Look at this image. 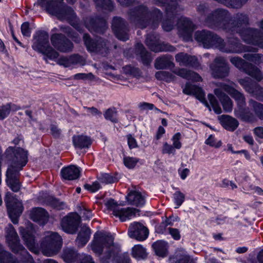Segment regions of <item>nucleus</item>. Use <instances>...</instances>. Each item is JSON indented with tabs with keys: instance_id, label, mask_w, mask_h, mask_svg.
Here are the masks:
<instances>
[{
	"instance_id": "7",
	"label": "nucleus",
	"mask_w": 263,
	"mask_h": 263,
	"mask_svg": "<svg viewBox=\"0 0 263 263\" xmlns=\"http://www.w3.org/2000/svg\"><path fill=\"white\" fill-rule=\"evenodd\" d=\"M148 234L147 228L140 223L134 222L129 226L128 235L131 238L143 241L147 238Z\"/></svg>"
},
{
	"instance_id": "30",
	"label": "nucleus",
	"mask_w": 263,
	"mask_h": 263,
	"mask_svg": "<svg viewBox=\"0 0 263 263\" xmlns=\"http://www.w3.org/2000/svg\"><path fill=\"white\" fill-rule=\"evenodd\" d=\"M156 77L157 79L165 80L169 82L173 80L172 75L165 71H158L156 73Z\"/></svg>"
},
{
	"instance_id": "32",
	"label": "nucleus",
	"mask_w": 263,
	"mask_h": 263,
	"mask_svg": "<svg viewBox=\"0 0 263 263\" xmlns=\"http://www.w3.org/2000/svg\"><path fill=\"white\" fill-rule=\"evenodd\" d=\"M10 112V106L9 104L0 107V120H3L6 118Z\"/></svg>"
},
{
	"instance_id": "38",
	"label": "nucleus",
	"mask_w": 263,
	"mask_h": 263,
	"mask_svg": "<svg viewBox=\"0 0 263 263\" xmlns=\"http://www.w3.org/2000/svg\"><path fill=\"white\" fill-rule=\"evenodd\" d=\"M162 153L164 154H174L175 152V150L174 148V147L167 143H165L163 144V147H162Z\"/></svg>"
},
{
	"instance_id": "18",
	"label": "nucleus",
	"mask_w": 263,
	"mask_h": 263,
	"mask_svg": "<svg viewBox=\"0 0 263 263\" xmlns=\"http://www.w3.org/2000/svg\"><path fill=\"white\" fill-rule=\"evenodd\" d=\"M90 235V230L87 227L83 228L79 234L77 242L79 246L85 245L88 241Z\"/></svg>"
},
{
	"instance_id": "36",
	"label": "nucleus",
	"mask_w": 263,
	"mask_h": 263,
	"mask_svg": "<svg viewBox=\"0 0 263 263\" xmlns=\"http://www.w3.org/2000/svg\"><path fill=\"white\" fill-rule=\"evenodd\" d=\"M84 186L86 190L91 192H95L101 187L100 183L97 181L93 182L92 184H86Z\"/></svg>"
},
{
	"instance_id": "1",
	"label": "nucleus",
	"mask_w": 263,
	"mask_h": 263,
	"mask_svg": "<svg viewBox=\"0 0 263 263\" xmlns=\"http://www.w3.org/2000/svg\"><path fill=\"white\" fill-rule=\"evenodd\" d=\"M7 157H14L13 161L15 166H10L7 172L6 182L11 189L17 192L20 189V184L15 179V175L27 163L28 161L27 152L23 148L16 147H9L6 151Z\"/></svg>"
},
{
	"instance_id": "61",
	"label": "nucleus",
	"mask_w": 263,
	"mask_h": 263,
	"mask_svg": "<svg viewBox=\"0 0 263 263\" xmlns=\"http://www.w3.org/2000/svg\"><path fill=\"white\" fill-rule=\"evenodd\" d=\"M86 259H87V263H93L92 261V258H91V257L90 256H87L86 257Z\"/></svg>"
},
{
	"instance_id": "20",
	"label": "nucleus",
	"mask_w": 263,
	"mask_h": 263,
	"mask_svg": "<svg viewBox=\"0 0 263 263\" xmlns=\"http://www.w3.org/2000/svg\"><path fill=\"white\" fill-rule=\"evenodd\" d=\"M176 61L181 65L192 64V62L196 61L194 57H190L186 54L181 53L178 54L176 57Z\"/></svg>"
},
{
	"instance_id": "58",
	"label": "nucleus",
	"mask_w": 263,
	"mask_h": 263,
	"mask_svg": "<svg viewBox=\"0 0 263 263\" xmlns=\"http://www.w3.org/2000/svg\"><path fill=\"white\" fill-rule=\"evenodd\" d=\"M118 263H130V259L128 257H126L122 260H120Z\"/></svg>"
},
{
	"instance_id": "8",
	"label": "nucleus",
	"mask_w": 263,
	"mask_h": 263,
	"mask_svg": "<svg viewBox=\"0 0 263 263\" xmlns=\"http://www.w3.org/2000/svg\"><path fill=\"white\" fill-rule=\"evenodd\" d=\"M183 92L187 95H194L197 99L200 101L206 106L209 107L210 110H211L209 104L205 100L204 94L200 88L195 86L186 84L183 89Z\"/></svg>"
},
{
	"instance_id": "3",
	"label": "nucleus",
	"mask_w": 263,
	"mask_h": 263,
	"mask_svg": "<svg viewBox=\"0 0 263 263\" xmlns=\"http://www.w3.org/2000/svg\"><path fill=\"white\" fill-rule=\"evenodd\" d=\"M106 208L112 212V214L118 218L121 221H125L130 220L133 218L139 215V210L127 208L122 207L125 205L124 202H121L118 203L112 199H109L107 200L105 203Z\"/></svg>"
},
{
	"instance_id": "54",
	"label": "nucleus",
	"mask_w": 263,
	"mask_h": 263,
	"mask_svg": "<svg viewBox=\"0 0 263 263\" xmlns=\"http://www.w3.org/2000/svg\"><path fill=\"white\" fill-rule=\"evenodd\" d=\"M236 116L241 118V119L245 120H249V118L248 117H246V116L242 113H240L238 111L235 112Z\"/></svg>"
},
{
	"instance_id": "35",
	"label": "nucleus",
	"mask_w": 263,
	"mask_h": 263,
	"mask_svg": "<svg viewBox=\"0 0 263 263\" xmlns=\"http://www.w3.org/2000/svg\"><path fill=\"white\" fill-rule=\"evenodd\" d=\"M181 135L180 133L176 134L172 138L173 146L174 148L180 149L181 147V143L180 141Z\"/></svg>"
},
{
	"instance_id": "39",
	"label": "nucleus",
	"mask_w": 263,
	"mask_h": 263,
	"mask_svg": "<svg viewBox=\"0 0 263 263\" xmlns=\"http://www.w3.org/2000/svg\"><path fill=\"white\" fill-rule=\"evenodd\" d=\"M127 143L130 148H134L137 147L138 144L136 140L132 135L127 136Z\"/></svg>"
},
{
	"instance_id": "9",
	"label": "nucleus",
	"mask_w": 263,
	"mask_h": 263,
	"mask_svg": "<svg viewBox=\"0 0 263 263\" xmlns=\"http://www.w3.org/2000/svg\"><path fill=\"white\" fill-rule=\"evenodd\" d=\"M128 204L141 206L145 203V196L140 192L134 190L129 192L126 197Z\"/></svg>"
},
{
	"instance_id": "31",
	"label": "nucleus",
	"mask_w": 263,
	"mask_h": 263,
	"mask_svg": "<svg viewBox=\"0 0 263 263\" xmlns=\"http://www.w3.org/2000/svg\"><path fill=\"white\" fill-rule=\"evenodd\" d=\"M251 104L255 114L263 119V105L255 102H252Z\"/></svg>"
},
{
	"instance_id": "16",
	"label": "nucleus",
	"mask_w": 263,
	"mask_h": 263,
	"mask_svg": "<svg viewBox=\"0 0 263 263\" xmlns=\"http://www.w3.org/2000/svg\"><path fill=\"white\" fill-rule=\"evenodd\" d=\"M220 89L229 93L237 101L239 104H242L244 98L241 93L236 90L233 87L226 85H222Z\"/></svg>"
},
{
	"instance_id": "33",
	"label": "nucleus",
	"mask_w": 263,
	"mask_h": 263,
	"mask_svg": "<svg viewBox=\"0 0 263 263\" xmlns=\"http://www.w3.org/2000/svg\"><path fill=\"white\" fill-rule=\"evenodd\" d=\"M178 174L182 180H185L190 173L189 168L182 165L178 170Z\"/></svg>"
},
{
	"instance_id": "21",
	"label": "nucleus",
	"mask_w": 263,
	"mask_h": 263,
	"mask_svg": "<svg viewBox=\"0 0 263 263\" xmlns=\"http://www.w3.org/2000/svg\"><path fill=\"white\" fill-rule=\"evenodd\" d=\"M133 256L138 259H143L146 257L145 249L140 245H135L132 249Z\"/></svg>"
},
{
	"instance_id": "51",
	"label": "nucleus",
	"mask_w": 263,
	"mask_h": 263,
	"mask_svg": "<svg viewBox=\"0 0 263 263\" xmlns=\"http://www.w3.org/2000/svg\"><path fill=\"white\" fill-rule=\"evenodd\" d=\"M141 107L144 109L152 110L153 109L154 106L152 104L143 103L141 105Z\"/></svg>"
},
{
	"instance_id": "44",
	"label": "nucleus",
	"mask_w": 263,
	"mask_h": 263,
	"mask_svg": "<svg viewBox=\"0 0 263 263\" xmlns=\"http://www.w3.org/2000/svg\"><path fill=\"white\" fill-rule=\"evenodd\" d=\"M169 233L174 239L178 240L180 238V234L178 230L176 229L170 228Z\"/></svg>"
},
{
	"instance_id": "45",
	"label": "nucleus",
	"mask_w": 263,
	"mask_h": 263,
	"mask_svg": "<svg viewBox=\"0 0 263 263\" xmlns=\"http://www.w3.org/2000/svg\"><path fill=\"white\" fill-rule=\"evenodd\" d=\"M164 60L163 59H157L155 63V67L157 69H162L164 67Z\"/></svg>"
},
{
	"instance_id": "57",
	"label": "nucleus",
	"mask_w": 263,
	"mask_h": 263,
	"mask_svg": "<svg viewBox=\"0 0 263 263\" xmlns=\"http://www.w3.org/2000/svg\"><path fill=\"white\" fill-rule=\"evenodd\" d=\"M163 224H164L165 226H168V225H172L173 224V222H172V218H168L165 221V222L163 223Z\"/></svg>"
},
{
	"instance_id": "46",
	"label": "nucleus",
	"mask_w": 263,
	"mask_h": 263,
	"mask_svg": "<svg viewBox=\"0 0 263 263\" xmlns=\"http://www.w3.org/2000/svg\"><path fill=\"white\" fill-rule=\"evenodd\" d=\"M255 135L259 138H263V127H258L254 130Z\"/></svg>"
},
{
	"instance_id": "6",
	"label": "nucleus",
	"mask_w": 263,
	"mask_h": 263,
	"mask_svg": "<svg viewBox=\"0 0 263 263\" xmlns=\"http://www.w3.org/2000/svg\"><path fill=\"white\" fill-rule=\"evenodd\" d=\"M61 237L55 233L49 232L45 238L44 243L47 249L43 248V253L47 256L55 254L61 246Z\"/></svg>"
},
{
	"instance_id": "55",
	"label": "nucleus",
	"mask_w": 263,
	"mask_h": 263,
	"mask_svg": "<svg viewBox=\"0 0 263 263\" xmlns=\"http://www.w3.org/2000/svg\"><path fill=\"white\" fill-rule=\"evenodd\" d=\"M258 259L260 263H263V250L259 253Z\"/></svg>"
},
{
	"instance_id": "14",
	"label": "nucleus",
	"mask_w": 263,
	"mask_h": 263,
	"mask_svg": "<svg viewBox=\"0 0 263 263\" xmlns=\"http://www.w3.org/2000/svg\"><path fill=\"white\" fill-rule=\"evenodd\" d=\"M77 222L70 216H67L63 219L62 228L64 231L68 233H73L76 232Z\"/></svg>"
},
{
	"instance_id": "23",
	"label": "nucleus",
	"mask_w": 263,
	"mask_h": 263,
	"mask_svg": "<svg viewBox=\"0 0 263 263\" xmlns=\"http://www.w3.org/2000/svg\"><path fill=\"white\" fill-rule=\"evenodd\" d=\"M9 231L6 236L7 241L10 245H16L18 240L17 235L11 226L9 227Z\"/></svg>"
},
{
	"instance_id": "12",
	"label": "nucleus",
	"mask_w": 263,
	"mask_h": 263,
	"mask_svg": "<svg viewBox=\"0 0 263 263\" xmlns=\"http://www.w3.org/2000/svg\"><path fill=\"white\" fill-rule=\"evenodd\" d=\"M30 217L34 221L44 224L47 220V212L42 208H34L30 212Z\"/></svg>"
},
{
	"instance_id": "26",
	"label": "nucleus",
	"mask_w": 263,
	"mask_h": 263,
	"mask_svg": "<svg viewBox=\"0 0 263 263\" xmlns=\"http://www.w3.org/2000/svg\"><path fill=\"white\" fill-rule=\"evenodd\" d=\"M173 200L176 204L175 208H178L184 201V195L180 191H176L173 195Z\"/></svg>"
},
{
	"instance_id": "19",
	"label": "nucleus",
	"mask_w": 263,
	"mask_h": 263,
	"mask_svg": "<svg viewBox=\"0 0 263 263\" xmlns=\"http://www.w3.org/2000/svg\"><path fill=\"white\" fill-rule=\"evenodd\" d=\"M215 93L220 99L223 109L226 111H231L232 109V103L229 98L225 96L222 97L221 91L220 92L218 89H215Z\"/></svg>"
},
{
	"instance_id": "24",
	"label": "nucleus",
	"mask_w": 263,
	"mask_h": 263,
	"mask_svg": "<svg viewBox=\"0 0 263 263\" xmlns=\"http://www.w3.org/2000/svg\"><path fill=\"white\" fill-rule=\"evenodd\" d=\"M139 159L133 157H125L123 158L124 165L129 169L135 168L139 163Z\"/></svg>"
},
{
	"instance_id": "41",
	"label": "nucleus",
	"mask_w": 263,
	"mask_h": 263,
	"mask_svg": "<svg viewBox=\"0 0 263 263\" xmlns=\"http://www.w3.org/2000/svg\"><path fill=\"white\" fill-rule=\"evenodd\" d=\"M21 31L23 35L29 36L30 35V30L29 27V24L27 23H24L22 25Z\"/></svg>"
},
{
	"instance_id": "63",
	"label": "nucleus",
	"mask_w": 263,
	"mask_h": 263,
	"mask_svg": "<svg viewBox=\"0 0 263 263\" xmlns=\"http://www.w3.org/2000/svg\"><path fill=\"white\" fill-rule=\"evenodd\" d=\"M90 110L92 112V113H93V114H98V111L96 108H92L90 109Z\"/></svg>"
},
{
	"instance_id": "62",
	"label": "nucleus",
	"mask_w": 263,
	"mask_h": 263,
	"mask_svg": "<svg viewBox=\"0 0 263 263\" xmlns=\"http://www.w3.org/2000/svg\"><path fill=\"white\" fill-rule=\"evenodd\" d=\"M241 152H242V153H244L245 156V157H246V158L247 159H249V158H250L249 155L248 154V153L246 151H241ZM239 153H240V152Z\"/></svg>"
},
{
	"instance_id": "4",
	"label": "nucleus",
	"mask_w": 263,
	"mask_h": 263,
	"mask_svg": "<svg viewBox=\"0 0 263 263\" xmlns=\"http://www.w3.org/2000/svg\"><path fill=\"white\" fill-rule=\"evenodd\" d=\"M113 240L114 238L111 235H106L102 232L97 233L91 245L92 249L97 254H100L102 251H113L115 248Z\"/></svg>"
},
{
	"instance_id": "48",
	"label": "nucleus",
	"mask_w": 263,
	"mask_h": 263,
	"mask_svg": "<svg viewBox=\"0 0 263 263\" xmlns=\"http://www.w3.org/2000/svg\"><path fill=\"white\" fill-rule=\"evenodd\" d=\"M165 129L163 127L160 126L158 128L157 134H156V138L157 139H159L161 138L162 136L165 133Z\"/></svg>"
},
{
	"instance_id": "28",
	"label": "nucleus",
	"mask_w": 263,
	"mask_h": 263,
	"mask_svg": "<svg viewBox=\"0 0 263 263\" xmlns=\"http://www.w3.org/2000/svg\"><path fill=\"white\" fill-rule=\"evenodd\" d=\"M205 143L215 148L220 147L222 144L221 141L215 138L213 135H210L208 137V138L205 140Z\"/></svg>"
},
{
	"instance_id": "56",
	"label": "nucleus",
	"mask_w": 263,
	"mask_h": 263,
	"mask_svg": "<svg viewBox=\"0 0 263 263\" xmlns=\"http://www.w3.org/2000/svg\"><path fill=\"white\" fill-rule=\"evenodd\" d=\"M255 192L257 193L259 195H262L263 194V191L261 189L258 187H255L254 188Z\"/></svg>"
},
{
	"instance_id": "52",
	"label": "nucleus",
	"mask_w": 263,
	"mask_h": 263,
	"mask_svg": "<svg viewBox=\"0 0 263 263\" xmlns=\"http://www.w3.org/2000/svg\"><path fill=\"white\" fill-rule=\"evenodd\" d=\"M244 140L249 144H252L253 143V139L250 135H246L243 137Z\"/></svg>"
},
{
	"instance_id": "10",
	"label": "nucleus",
	"mask_w": 263,
	"mask_h": 263,
	"mask_svg": "<svg viewBox=\"0 0 263 263\" xmlns=\"http://www.w3.org/2000/svg\"><path fill=\"white\" fill-rule=\"evenodd\" d=\"M51 40L53 46L61 51H67L72 47V43L68 40H62L61 35H53Z\"/></svg>"
},
{
	"instance_id": "29",
	"label": "nucleus",
	"mask_w": 263,
	"mask_h": 263,
	"mask_svg": "<svg viewBox=\"0 0 263 263\" xmlns=\"http://www.w3.org/2000/svg\"><path fill=\"white\" fill-rule=\"evenodd\" d=\"M176 259V263H190V257L185 254L183 250L181 251L179 256V254H177Z\"/></svg>"
},
{
	"instance_id": "64",
	"label": "nucleus",
	"mask_w": 263,
	"mask_h": 263,
	"mask_svg": "<svg viewBox=\"0 0 263 263\" xmlns=\"http://www.w3.org/2000/svg\"><path fill=\"white\" fill-rule=\"evenodd\" d=\"M161 123L164 126H166L167 125V121H166V120L165 119H162Z\"/></svg>"
},
{
	"instance_id": "49",
	"label": "nucleus",
	"mask_w": 263,
	"mask_h": 263,
	"mask_svg": "<svg viewBox=\"0 0 263 263\" xmlns=\"http://www.w3.org/2000/svg\"><path fill=\"white\" fill-rule=\"evenodd\" d=\"M84 39L85 41V43L86 45L87 46L88 49L89 50H90V44L91 42V40L89 38V35H88L87 34H85L84 36Z\"/></svg>"
},
{
	"instance_id": "13",
	"label": "nucleus",
	"mask_w": 263,
	"mask_h": 263,
	"mask_svg": "<svg viewBox=\"0 0 263 263\" xmlns=\"http://www.w3.org/2000/svg\"><path fill=\"white\" fill-rule=\"evenodd\" d=\"M219 120L223 127L229 130H235L238 125V121L229 116H222L220 117Z\"/></svg>"
},
{
	"instance_id": "27",
	"label": "nucleus",
	"mask_w": 263,
	"mask_h": 263,
	"mask_svg": "<svg viewBox=\"0 0 263 263\" xmlns=\"http://www.w3.org/2000/svg\"><path fill=\"white\" fill-rule=\"evenodd\" d=\"M23 238L26 241V244L30 250L33 251V245L34 243V238L30 234L26 233L24 230H21Z\"/></svg>"
},
{
	"instance_id": "34",
	"label": "nucleus",
	"mask_w": 263,
	"mask_h": 263,
	"mask_svg": "<svg viewBox=\"0 0 263 263\" xmlns=\"http://www.w3.org/2000/svg\"><path fill=\"white\" fill-rule=\"evenodd\" d=\"M37 4L42 8L48 11L53 4L52 0H37Z\"/></svg>"
},
{
	"instance_id": "59",
	"label": "nucleus",
	"mask_w": 263,
	"mask_h": 263,
	"mask_svg": "<svg viewBox=\"0 0 263 263\" xmlns=\"http://www.w3.org/2000/svg\"><path fill=\"white\" fill-rule=\"evenodd\" d=\"M227 147H228V150L230 152H231L232 153H239L240 152H234L233 149V147L232 146V145L231 144H228L227 145Z\"/></svg>"
},
{
	"instance_id": "17",
	"label": "nucleus",
	"mask_w": 263,
	"mask_h": 263,
	"mask_svg": "<svg viewBox=\"0 0 263 263\" xmlns=\"http://www.w3.org/2000/svg\"><path fill=\"white\" fill-rule=\"evenodd\" d=\"M73 142L76 147L79 148L88 147L91 143L88 137L83 135L74 136L73 137Z\"/></svg>"
},
{
	"instance_id": "2",
	"label": "nucleus",
	"mask_w": 263,
	"mask_h": 263,
	"mask_svg": "<svg viewBox=\"0 0 263 263\" xmlns=\"http://www.w3.org/2000/svg\"><path fill=\"white\" fill-rule=\"evenodd\" d=\"M48 37L46 34H41L33 39L32 48L42 53L44 59L55 60L59 64L65 67H69L74 63L73 58L60 57L58 58V53L53 50L48 45Z\"/></svg>"
},
{
	"instance_id": "22",
	"label": "nucleus",
	"mask_w": 263,
	"mask_h": 263,
	"mask_svg": "<svg viewBox=\"0 0 263 263\" xmlns=\"http://www.w3.org/2000/svg\"><path fill=\"white\" fill-rule=\"evenodd\" d=\"M176 73L183 78L196 81H199L201 80V77L198 74L193 72L187 71L184 69L179 70L176 72Z\"/></svg>"
},
{
	"instance_id": "11",
	"label": "nucleus",
	"mask_w": 263,
	"mask_h": 263,
	"mask_svg": "<svg viewBox=\"0 0 263 263\" xmlns=\"http://www.w3.org/2000/svg\"><path fill=\"white\" fill-rule=\"evenodd\" d=\"M80 168L74 165H70L61 170L62 178L67 180H74L80 176Z\"/></svg>"
},
{
	"instance_id": "40",
	"label": "nucleus",
	"mask_w": 263,
	"mask_h": 263,
	"mask_svg": "<svg viewBox=\"0 0 263 263\" xmlns=\"http://www.w3.org/2000/svg\"><path fill=\"white\" fill-rule=\"evenodd\" d=\"M101 182L105 184L111 183L115 182V179L110 175L105 174L102 176L101 178Z\"/></svg>"
},
{
	"instance_id": "50",
	"label": "nucleus",
	"mask_w": 263,
	"mask_h": 263,
	"mask_svg": "<svg viewBox=\"0 0 263 263\" xmlns=\"http://www.w3.org/2000/svg\"><path fill=\"white\" fill-rule=\"evenodd\" d=\"M51 132L52 134L54 136H57L60 134V130L55 126H53L51 127Z\"/></svg>"
},
{
	"instance_id": "53",
	"label": "nucleus",
	"mask_w": 263,
	"mask_h": 263,
	"mask_svg": "<svg viewBox=\"0 0 263 263\" xmlns=\"http://www.w3.org/2000/svg\"><path fill=\"white\" fill-rule=\"evenodd\" d=\"M252 74L258 80H260L261 78L260 71L258 69H256L255 73H252Z\"/></svg>"
},
{
	"instance_id": "37",
	"label": "nucleus",
	"mask_w": 263,
	"mask_h": 263,
	"mask_svg": "<svg viewBox=\"0 0 263 263\" xmlns=\"http://www.w3.org/2000/svg\"><path fill=\"white\" fill-rule=\"evenodd\" d=\"M239 82L240 84L244 87L247 91L250 93L253 92V91L252 90V84L250 83L249 79L240 80Z\"/></svg>"
},
{
	"instance_id": "5",
	"label": "nucleus",
	"mask_w": 263,
	"mask_h": 263,
	"mask_svg": "<svg viewBox=\"0 0 263 263\" xmlns=\"http://www.w3.org/2000/svg\"><path fill=\"white\" fill-rule=\"evenodd\" d=\"M5 201L9 217L13 223H16L23 210L22 203L14 198L10 193L6 194Z\"/></svg>"
},
{
	"instance_id": "43",
	"label": "nucleus",
	"mask_w": 263,
	"mask_h": 263,
	"mask_svg": "<svg viewBox=\"0 0 263 263\" xmlns=\"http://www.w3.org/2000/svg\"><path fill=\"white\" fill-rule=\"evenodd\" d=\"M232 63L238 68H241L243 64V61L237 57H234L231 59Z\"/></svg>"
},
{
	"instance_id": "42",
	"label": "nucleus",
	"mask_w": 263,
	"mask_h": 263,
	"mask_svg": "<svg viewBox=\"0 0 263 263\" xmlns=\"http://www.w3.org/2000/svg\"><path fill=\"white\" fill-rule=\"evenodd\" d=\"M104 116L106 119L115 122V112L112 109H108L105 113Z\"/></svg>"
},
{
	"instance_id": "15",
	"label": "nucleus",
	"mask_w": 263,
	"mask_h": 263,
	"mask_svg": "<svg viewBox=\"0 0 263 263\" xmlns=\"http://www.w3.org/2000/svg\"><path fill=\"white\" fill-rule=\"evenodd\" d=\"M153 247L158 256L163 257L166 255L167 244L165 241H157L153 245Z\"/></svg>"
},
{
	"instance_id": "25",
	"label": "nucleus",
	"mask_w": 263,
	"mask_h": 263,
	"mask_svg": "<svg viewBox=\"0 0 263 263\" xmlns=\"http://www.w3.org/2000/svg\"><path fill=\"white\" fill-rule=\"evenodd\" d=\"M208 99L215 112L217 114H220L221 112V108L219 106L218 102L215 99L214 96L213 95L210 94L208 95Z\"/></svg>"
},
{
	"instance_id": "60",
	"label": "nucleus",
	"mask_w": 263,
	"mask_h": 263,
	"mask_svg": "<svg viewBox=\"0 0 263 263\" xmlns=\"http://www.w3.org/2000/svg\"><path fill=\"white\" fill-rule=\"evenodd\" d=\"M246 251V249L245 248H238L237 249V252L238 253H242V252H244Z\"/></svg>"
},
{
	"instance_id": "47",
	"label": "nucleus",
	"mask_w": 263,
	"mask_h": 263,
	"mask_svg": "<svg viewBox=\"0 0 263 263\" xmlns=\"http://www.w3.org/2000/svg\"><path fill=\"white\" fill-rule=\"evenodd\" d=\"M81 214L87 219H89L92 217V214L90 210L84 209L82 211Z\"/></svg>"
}]
</instances>
